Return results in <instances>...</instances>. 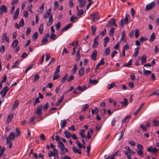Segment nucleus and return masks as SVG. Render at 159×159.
Returning <instances> with one entry per match:
<instances>
[{
    "label": "nucleus",
    "mask_w": 159,
    "mask_h": 159,
    "mask_svg": "<svg viewBox=\"0 0 159 159\" xmlns=\"http://www.w3.org/2000/svg\"><path fill=\"white\" fill-rule=\"evenodd\" d=\"M42 105L41 104L37 107L36 110L35 114L39 116V118L42 117Z\"/></svg>",
    "instance_id": "nucleus-1"
},
{
    "label": "nucleus",
    "mask_w": 159,
    "mask_h": 159,
    "mask_svg": "<svg viewBox=\"0 0 159 159\" xmlns=\"http://www.w3.org/2000/svg\"><path fill=\"white\" fill-rule=\"evenodd\" d=\"M137 149L136 150V151L137 154L138 155L141 156H143V146L140 144H138L137 145Z\"/></svg>",
    "instance_id": "nucleus-2"
},
{
    "label": "nucleus",
    "mask_w": 159,
    "mask_h": 159,
    "mask_svg": "<svg viewBox=\"0 0 159 159\" xmlns=\"http://www.w3.org/2000/svg\"><path fill=\"white\" fill-rule=\"evenodd\" d=\"M129 18L130 19L129 15L128 14H126L124 19H122L120 21V25L123 27L124 24H127Z\"/></svg>",
    "instance_id": "nucleus-3"
},
{
    "label": "nucleus",
    "mask_w": 159,
    "mask_h": 159,
    "mask_svg": "<svg viewBox=\"0 0 159 159\" xmlns=\"http://www.w3.org/2000/svg\"><path fill=\"white\" fill-rule=\"evenodd\" d=\"M91 20L93 22H95L99 19L98 13V12H93L91 15Z\"/></svg>",
    "instance_id": "nucleus-4"
},
{
    "label": "nucleus",
    "mask_w": 159,
    "mask_h": 159,
    "mask_svg": "<svg viewBox=\"0 0 159 159\" xmlns=\"http://www.w3.org/2000/svg\"><path fill=\"white\" fill-rule=\"evenodd\" d=\"M7 12V7L4 5H2L0 7V17H1L3 13H6Z\"/></svg>",
    "instance_id": "nucleus-5"
},
{
    "label": "nucleus",
    "mask_w": 159,
    "mask_h": 159,
    "mask_svg": "<svg viewBox=\"0 0 159 159\" xmlns=\"http://www.w3.org/2000/svg\"><path fill=\"white\" fill-rule=\"evenodd\" d=\"M155 7V3L154 1L147 5L146 6L145 10L146 11L151 10L152 8Z\"/></svg>",
    "instance_id": "nucleus-6"
},
{
    "label": "nucleus",
    "mask_w": 159,
    "mask_h": 159,
    "mask_svg": "<svg viewBox=\"0 0 159 159\" xmlns=\"http://www.w3.org/2000/svg\"><path fill=\"white\" fill-rule=\"evenodd\" d=\"M6 40L7 42H9V38L7 37L6 33H4L2 34V43H3Z\"/></svg>",
    "instance_id": "nucleus-7"
},
{
    "label": "nucleus",
    "mask_w": 159,
    "mask_h": 159,
    "mask_svg": "<svg viewBox=\"0 0 159 159\" xmlns=\"http://www.w3.org/2000/svg\"><path fill=\"white\" fill-rule=\"evenodd\" d=\"M72 149L75 153H78L80 155L81 154L82 152L80 149H78L75 147L73 146L72 147Z\"/></svg>",
    "instance_id": "nucleus-8"
},
{
    "label": "nucleus",
    "mask_w": 159,
    "mask_h": 159,
    "mask_svg": "<svg viewBox=\"0 0 159 159\" xmlns=\"http://www.w3.org/2000/svg\"><path fill=\"white\" fill-rule=\"evenodd\" d=\"M147 150L149 152L154 153L156 152H157L158 151V150H157L156 148H153L152 147H149L147 148Z\"/></svg>",
    "instance_id": "nucleus-9"
},
{
    "label": "nucleus",
    "mask_w": 159,
    "mask_h": 159,
    "mask_svg": "<svg viewBox=\"0 0 159 159\" xmlns=\"http://www.w3.org/2000/svg\"><path fill=\"white\" fill-rule=\"evenodd\" d=\"M97 56V51L94 50L93 52L92 53L91 55V57L92 59L93 60H95L96 59Z\"/></svg>",
    "instance_id": "nucleus-10"
},
{
    "label": "nucleus",
    "mask_w": 159,
    "mask_h": 159,
    "mask_svg": "<svg viewBox=\"0 0 159 159\" xmlns=\"http://www.w3.org/2000/svg\"><path fill=\"white\" fill-rule=\"evenodd\" d=\"M53 21V18L52 15H51L48 19V21L47 23V26H49L52 23Z\"/></svg>",
    "instance_id": "nucleus-11"
},
{
    "label": "nucleus",
    "mask_w": 159,
    "mask_h": 159,
    "mask_svg": "<svg viewBox=\"0 0 159 159\" xmlns=\"http://www.w3.org/2000/svg\"><path fill=\"white\" fill-rule=\"evenodd\" d=\"M20 11V9L19 8H18L16 10L14 14L13 15V19L16 20L17 18L19 16V14Z\"/></svg>",
    "instance_id": "nucleus-12"
},
{
    "label": "nucleus",
    "mask_w": 159,
    "mask_h": 159,
    "mask_svg": "<svg viewBox=\"0 0 159 159\" xmlns=\"http://www.w3.org/2000/svg\"><path fill=\"white\" fill-rule=\"evenodd\" d=\"M73 25V24L72 23H70L69 24H68L66 26H65L64 28H63L62 30H61V31L62 32H63L67 30L70 28L71 26Z\"/></svg>",
    "instance_id": "nucleus-13"
},
{
    "label": "nucleus",
    "mask_w": 159,
    "mask_h": 159,
    "mask_svg": "<svg viewBox=\"0 0 159 159\" xmlns=\"http://www.w3.org/2000/svg\"><path fill=\"white\" fill-rule=\"evenodd\" d=\"M78 1L80 4L79 7L80 8L84 7L86 2L85 0H83V1L82 0H78Z\"/></svg>",
    "instance_id": "nucleus-14"
},
{
    "label": "nucleus",
    "mask_w": 159,
    "mask_h": 159,
    "mask_svg": "<svg viewBox=\"0 0 159 159\" xmlns=\"http://www.w3.org/2000/svg\"><path fill=\"white\" fill-rule=\"evenodd\" d=\"M51 10L50 9H49L46 11L45 13L43 15V17L45 18H47L48 16H49L50 14L51 13Z\"/></svg>",
    "instance_id": "nucleus-15"
},
{
    "label": "nucleus",
    "mask_w": 159,
    "mask_h": 159,
    "mask_svg": "<svg viewBox=\"0 0 159 159\" xmlns=\"http://www.w3.org/2000/svg\"><path fill=\"white\" fill-rule=\"evenodd\" d=\"M147 59V57L145 55H143L142 56L141 60L142 65L146 62Z\"/></svg>",
    "instance_id": "nucleus-16"
},
{
    "label": "nucleus",
    "mask_w": 159,
    "mask_h": 159,
    "mask_svg": "<svg viewBox=\"0 0 159 159\" xmlns=\"http://www.w3.org/2000/svg\"><path fill=\"white\" fill-rule=\"evenodd\" d=\"M13 116V115L12 114H9L7 117V123H10L11 121Z\"/></svg>",
    "instance_id": "nucleus-17"
},
{
    "label": "nucleus",
    "mask_w": 159,
    "mask_h": 159,
    "mask_svg": "<svg viewBox=\"0 0 159 159\" xmlns=\"http://www.w3.org/2000/svg\"><path fill=\"white\" fill-rule=\"evenodd\" d=\"M64 95H63L61 97L60 99H59L57 101V102L56 103V106H57L59 105L63 101L64 98Z\"/></svg>",
    "instance_id": "nucleus-18"
},
{
    "label": "nucleus",
    "mask_w": 159,
    "mask_h": 159,
    "mask_svg": "<svg viewBox=\"0 0 159 159\" xmlns=\"http://www.w3.org/2000/svg\"><path fill=\"white\" fill-rule=\"evenodd\" d=\"M49 37V34H46L45 36L43 37L42 40V42L45 43L48 41L47 38Z\"/></svg>",
    "instance_id": "nucleus-19"
},
{
    "label": "nucleus",
    "mask_w": 159,
    "mask_h": 159,
    "mask_svg": "<svg viewBox=\"0 0 159 159\" xmlns=\"http://www.w3.org/2000/svg\"><path fill=\"white\" fill-rule=\"evenodd\" d=\"M61 128H64L66 126V120L64 119L61 120Z\"/></svg>",
    "instance_id": "nucleus-20"
},
{
    "label": "nucleus",
    "mask_w": 159,
    "mask_h": 159,
    "mask_svg": "<svg viewBox=\"0 0 159 159\" xmlns=\"http://www.w3.org/2000/svg\"><path fill=\"white\" fill-rule=\"evenodd\" d=\"M19 104V102H18V101L17 100L16 101L12 107V110L13 111H14L15 109L18 107Z\"/></svg>",
    "instance_id": "nucleus-21"
},
{
    "label": "nucleus",
    "mask_w": 159,
    "mask_h": 159,
    "mask_svg": "<svg viewBox=\"0 0 159 159\" xmlns=\"http://www.w3.org/2000/svg\"><path fill=\"white\" fill-rule=\"evenodd\" d=\"M84 129H81L80 130V134L81 136V137L82 138H85L86 139L87 137L85 135L84 132Z\"/></svg>",
    "instance_id": "nucleus-22"
},
{
    "label": "nucleus",
    "mask_w": 159,
    "mask_h": 159,
    "mask_svg": "<svg viewBox=\"0 0 159 159\" xmlns=\"http://www.w3.org/2000/svg\"><path fill=\"white\" fill-rule=\"evenodd\" d=\"M113 20H115V19H111V20L108 21L107 24L106 25V26H112L113 25Z\"/></svg>",
    "instance_id": "nucleus-23"
},
{
    "label": "nucleus",
    "mask_w": 159,
    "mask_h": 159,
    "mask_svg": "<svg viewBox=\"0 0 159 159\" xmlns=\"http://www.w3.org/2000/svg\"><path fill=\"white\" fill-rule=\"evenodd\" d=\"M155 39V35L154 33H152L150 38L149 41L150 42H152L154 41Z\"/></svg>",
    "instance_id": "nucleus-24"
},
{
    "label": "nucleus",
    "mask_w": 159,
    "mask_h": 159,
    "mask_svg": "<svg viewBox=\"0 0 159 159\" xmlns=\"http://www.w3.org/2000/svg\"><path fill=\"white\" fill-rule=\"evenodd\" d=\"M84 72V68L83 67H81L79 71V74L80 76H83Z\"/></svg>",
    "instance_id": "nucleus-25"
},
{
    "label": "nucleus",
    "mask_w": 159,
    "mask_h": 159,
    "mask_svg": "<svg viewBox=\"0 0 159 159\" xmlns=\"http://www.w3.org/2000/svg\"><path fill=\"white\" fill-rule=\"evenodd\" d=\"M44 9V4H43L41 6V7L39 8L38 10V12L39 13H43V11Z\"/></svg>",
    "instance_id": "nucleus-26"
},
{
    "label": "nucleus",
    "mask_w": 159,
    "mask_h": 159,
    "mask_svg": "<svg viewBox=\"0 0 159 159\" xmlns=\"http://www.w3.org/2000/svg\"><path fill=\"white\" fill-rule=\"evenodd\" d=\"M8 90L9 89L7 87L5 86L1 91L0 92V94L2 93H7Z\"/></svg>",
    "instance_id": "nucleus-27"
},
{
    "label": "nucleus",
    "mask_w": 159,
    "mask_h": 159,
    "mask_svg": "<svg viewBox=\"0 0 159 159\" xmlns=\"http://www.w3.org/2000/svg\"><path fill=\"white\" fill-rule=\"evenodd\" d=\"M144 105V103H143L142 104H141V105L139 107V108L137 109V110L136 111H135L134 112V115L135 116L138 113L139 111L141 110V109L143 107Z\"/></svg>",
    "instance_id": "nucleus-28"
},
{
    "label": "nucleus",
    "mask_w": 159,
    "mask_h": 159,
    "mask_svg": "<svg viewBox=\"0 0 159 159\" xmlns=\"http://www.w3.org/2000/svg\"><path fill=\"white\" fill-rule=\"evenodd\" d=\"M18 43L19 42L17 40H14L12 43V46L14 48L16 47L18 45Z\"/></svg>",
    "instance_id": "nucleus-29"
},
{
    "label": "nucleus",
    "mask_w": 159,
    "mask_h": 159,
    "mask_svg": "<svg viewBox=\"0 0 159 159\" xmlns=\"http://www.w3.org/2000/svg\"><path fill=\"white\" fill-rule=\"evenodd\" d=\"M38 33L37 32H35L33 35L32 36V39L33 41H34L36 40L38 36Z\"/></svg>",
    "instance_id": "nucleus-30"
},
{
    "label": "nucleus",
    "mask_w": 159,
    "mask_h": 159,
    "mask_svg": "<svg viewBox=\"0 0 159 159\" xmlns=\"http://www.w3.org/2000/svg\"><path fill=\"white\" fill-rule=\"evenodd\" d=\"M127 99L126 98H125L124 99L123 101H121L120 103L123 106L126 107L127 105Z\"/></svg>",
    "instance_id": "nucleus-31"
},
{
    "label": "nucleus",
    "mask_w": 159,
    "mask_h": 159,
    "mask_svg": "<svg viewBox=\"0 0 159 159\" xmlns=\"http://www.w3.org/2000/svg\"><path fill=\"white\" fill-rule=\"evenodd\" d=\"M132 62V60L130 59L127 63L124 64L123 66L125 67H129L131 65Z\"/></svg>",
    "instance_id": "nucleus-32"
},
{
    "label": "nucleus",
    "mask_w": 159,
    "mask_h": 159,
    "mask_svg": "<svg viewBox=\"0 0 159 159\" xmlns=\"http://www.w3.org/2000/svg\"><path fill=\"white\" fill-rule=\"evenodd\" d=\"M110 52V48H107L105 50L104 53L105 56L108 55Z\"/></svg>",
    "instance_id": "nucleus-33"
},
{
    "label": "nucleus",
    "mask_w": 159,
    "mask_h": 159,
    "mask_svg": "<svg viewBox=\"0 0 159 159\" xmlns=\"http://www.w3.org/2000/svg\"><path fill=\"white\" fill-rule=\"evenodd\" d=\"M92 34L93 35H94L96 30V26L95 25L92 26L91 27Z\"/></svg>",
    "instance_id": "nucleus-34"
},
{
    "label": "nucleus",
    "mask_w": 159,
    "mask_h": 159,
    "mask_svg": "<svg viewBox=\"0 0 159 159\" xmlns=\"http://www.w3.org/2000/svg\"><path fill=\"white\" fill-rule=\"evenodd\" d=\"M93 130L91 129H90V131H88L87 133V138L88 139H90L91 138V134H93Z\"/></svg>",
    "instance_id": "nucleus-35"
},
{
    "label": "nucleus",
    "mask_w": 159,
    "mask_h": 159,
    "mask_svg": "<svg viewBox=\"0 0 159 159\" xmlns=\"http://www.w3.org/2000/svg\"><path fill=\"white\" fill-rule=\"evenodd\" d=\"M68 78V75L67 74H66L61 80V83H63Z\"/></svg>",
    "instance_id": "nucleus-36"
},
{
    "label": "nucleus",
    "mask_w": 159,
    "mask_h": 159,
    "mask_svg": "<svg viewBox=\"0 0 159 159\" xmlns=\"http://www.w3.org/2000/svg\"><path fill=\"white\" fill-rule=\"evenodd\" d=\"M80 49L79 48V50L76 53V61H79L80 58Z\"/></svg>",
    "instance_id": "nucleus-37"
},
{
    "label": "nucleus",
    "mask_w": 159,
    "mask_h": 159,
    "mask_svg": "<svg viewBox=\"0 0 159 159\" xmlns=\"http://www.w3.org/2000/svg\"><path fill=\"white\" fill-rule=\"evenodd\" d=\"M153 123V125L155 126H159V121L156 120H154L152 121Z\"/></svg>",
    "instance_id": "nucleus-38"
},
{
    "label": "nucleus",
    "mask_w": 159,
    "mask_h": 159,
    "mask_svg": "<svg viewBox=\"0 0 159 159\" xmlns=\"http://www.w3.org/2000/svg\"><path fill=\"white\" fill-rule=\"evenodd\" d=\"M58 146L61 148H65V146L63 143L61 142H58Z\"/></svg>",
    "instance_id": "nucleus-39"
},
{
    "label": "nucleus",
    "mask_w": 159,
    "mask_h": 159,
    "mask_svg": "<svg viewBox=\"0 0 159 159\" xmlns=\"http://www.w3.org/2000/svg\"><path fill=\"white\" fill-rule=\"evenodd\" d=\"M19 63L18 61H16L14 64L11 66L12 68V69H14L15 68L17 67V66L19 65Z\"/></svg>",
    "instance_id": "nucleus-40"
},
{
    "label": "nucleus",
    "mask_w": 159,
    "mask_h": 159,
    "mask_svg": "<svg viewBox=\"0 0 159 159\" xmlns=\"http://www.w3.org/2000/svg\"><path fill=\"white\" fill-rule=\"evenodd\" d=\"M66 137L67 138H69L71 137V134L68 131H65L64 133Z\"/></svg>",
    "instance_id": "nucleus-41"
},
{
    "label": "nucleus",
    "mask_w": 159,
    "mask_h": 159,
    "mask_svg": "<svg viewBox=\"0 0 159 159\" xmlns=\"http://www.w3.org/2000/svg\"><path fill=\"white\" fill-rule=\"evenodd\" d=\"M125 131V129H122L121 131H120V134H120V135L119 136V138L118 139V140H120V139H121L123 138V135H124V133Z\"/></svg>",
    "instance_id": "nucleus-42"
},
{
    "label": "nucleus",
    "mask_w": 159,
    "mask_h": 159,
    "mask_svg": "<svg viewBox=\"0 0 159 159\" xmlns=\"http://www.w3.org/2000/svg\"><path fill=\"white\" fill-rule=\"evenodd\" d=\"M139 48H135V51L133 55L134 56H136L138 55L139 52Z\"/></svg>",
    "instance_id": "nucleus-43"
},
{
    "label": "nucleus",
    "mask_w": 159,
    "mask_h": 159,
    "mask_svg": "<svg viewBox=\"0 0 159 159\" xmlns=\"http://www.w3.org/2000/svg\"><path fill=\"white\" fill-rule=\"evenodd\" d=\"M39 31L40 34H42L43 31V24H42L40 25L39 27Z\"/></svg>",
    "instance_id": "nucleus-44"
},
{
    "label": "nucleus",
    "mask_w": 159,
    "mask_h": 159,
    "mask_svg": "<svg viewBox=\"0 0 159 159\" xmlns=\"http://www.w3.org/2000/svg\"><path fill=\"white\" fill-rule=\"evenodd\" d=\"M8 137H9V138H12V140H14L15 138V133L13 132H12L9 135V136H8Z\"/></svg>",
    "instance_id": "nucleus-45"
},
{
    "label": "nucleus",
    "mask_w": 159,
    "mask_h": 159,
    "mask_svg": "<svg viewBox=\"0 0 159 159\" xmlns=\"http://www.w3.org/2000/svg\"><path fill=\"white\" fill-rule=\"evenodd\" d=\"M31 31V28L29 27H28L27 28L26 32V35L27 36H28L30 34Z\"/></svg>",
    "instance_id": "nucleus-46"
},
{
    "label": "nucleus",
    "mask_w": 159,
    "mask_h": 159,
    "mask_svg": "<svg viewBox=\"0 0 159 159\" xmlns=\"http://www.w3.org/2000/svg\"><path fill=\"white\" fill-rule=\"evenodd\" d=\"M86 87L84 86L83 87H81L80 86H79L77 88V89L78 90H79L80 91H83L84 90L86 89Z\"/></svg>",
    "instance_id": "nucleus-47"
},
{
    "label": "nucleus",
    "mask_w": 159,
    "mask_h": 159,
    "mask_svg": "<svg viewBox=\"0 0 159 159\" xmlns=\"http://www.w3.org/2000/svg\"><path fill=\"white\" fill-rule=\"evenodd\" d=\"M77 70V64H75L74 66L73 67L72 70V71L73 73H75Z\"/></svg>",
    "instance_id": "nucleus-48"
},
{
    "label": "nucleus",
    "mask_w": 159,
    "mask_h": 159,
    "mask_svg": "<svg viewBox=\"0 0 159 159\" xmlns=\"http://www.w3.org/2000/svg\"><path fill=\"white\" fill-rule=\"evenodd\" d=\"M143 72L144 74L146 75H148L150 74L151 73V71L149 70H146L144 69L143 70Z\"/></svg>",
    "instance_id": "nucleus-49"
},
{
    "label": "nucleus",
    "mask_w": 159,
    "mask_h": 159,
    "mask_svg": "<svg viewBox=\"0 0 159 159\" xmlns=\"http://www.w3.org/2000/svg\"><path fill=\"white\" fill-rule=\"evenodd\" d=\"M76 20H77V18L76 16H72L70 18V21L72 22H74Z\"/></svg>",
    "instance_id": "nucleus-50"
},
{
    "label": "nucleus",
    "mask_w": 159,
    "mask_h": 159,
    "mask_svg": "<svg viewBox=\"0 0 159 159\" xmlns=\"http://www.w3.org/2000/svg\"><path fill=\"white\" fill-rule=\"evenodd\" d=\"M114 86H115V84L112 83L111 84H108L107 85V88L108 89H110L113 88V87Z\"/></svg>",
    "instance_id": "nucleus-51"
},
{
    "label": "nucleus",
    "mask_w": 159,
    "mask_h": 159,
    "mask_svg": "<svg viewBox=\"0 0 159 159\" xmlns=\"http://www.w3.org/2000/svg\"><path fill=\"white\" fill-rule=\"evenodd\" d=\"M59 77L60 75L59 74L55 73L53 76V80H56Z\"/></svg>",
    "instance_id": "nucleus-52"
},
{
    "label": "nucleus",
    "mask_w": 159,
    "mask_h": 159,
    "mask_svg": "<svg viewBox=\"0 0 159 159\" xmlns=\"http://www.w3.org/2000/svg\"><path fill=\"white\" fill-rule=\"evenodd\" d=\"M114 28L113 27L111 28L110 30L109 34L111 36H112L114 34Z\"/></svg>",
    "instance_id": "nucleus-53"
},
{
    "label": "nucleus",
    "mask_w": 159,
    "mask_h": 159,
    "mask_svg": "<svg viewBox=\"0 0 159 159\" xmlns=\"http://www.w3.org/2000/svg\"><path fill=\"white\" fill-rule=\"evenodd\" d=\"M57 38L56 35L55 34H52L50 36V39L53 40H55Z\"/></svg>",
    "instance_id": "nucleus-54"
},
{
    "label": "nucleus",
    "mask_w": 159,
    "mask_h": 159,
    "mask_svg": "<svg viewBox=\"0 0 159 159\" xmlns=\"http://www.w3.org/2000/svg\"><path fill=\"white\" fill-rule=\"evenodd\" d=\"M61 26V23L60 22H58L55 25L56 29L58 30L59 29Z\"/></svg>",
    "instance_id": "nucleus-55"
},
{
    "label": "nucleus",
    "mask_w": 159,
    "mask_h": 159,
    "mask_svg": "<svg viewBox=\"0 0 159 159\" xmlns=\"http://www.w3.org/2000/svg\"><path fill=\"white\" fill-rule=\"evenodd\" d=\"M74 76L73 75H71L68 78L67 80V82H69L74 79Z\"/></svg>",
    "instance_id": "nucleus-56"
},
{
    "label": "nucleus",
    "mask_w": 159,
    "mask_h": 159,
    "mask_svg": "<svg viewBox=\"0 0 159 159\" xmlns=\"http://www.w3.org/2000/svg\"><path fill=\"white\" fill-rule=\"evenodd\" d=\"M89 105L87 104L83 105L82 106L83 111H86Z\"/></svg>",
    "instance_id": "nucleus-57"
},
{
    "label": "nucleus",
    "mask_w": 159,
    "mask_h": 159,
    "mask_svg": "<svg viewBox=\"0 0 159 159\" xmlns=\"http://www.w3.org/2000/svg\"><path fill=\"white\" fill-rule=\"evenodd\" d=\"M90 83L91 84H97L98 81L96 80H89Z\"/></svg>",
    "instance_id": "nucleus-58"
},
{
    "label": "nucleus",
    "mask_w": 159,
    "mask_h": 159,
    "mask_svg": "<svg viewBox=\"0 0 159 159\" xmlns=\"http://www.w3.org/2000/svg\"><path fill=\"white\" fill-rule=\"evenodd\" d=\"M16 135L18 136L20 134V132L18 128L17 127L16 129Z\"/></svg>",
    "instance_id": "nucleus-59"
},
{
    "label": "nucleus",
    "mask_w": 159,
    "mask_h": 159,
    "mask_svg": "<svg viewBox=\"0 0 159 159\" xmlns=\"http://www.w3.org/2000/svg\"><path fill=\"white\" fill-rule=\"evenodd\" d=\"M135 37L136 38H137V37L139 35V30L138 29H136L135 30Z\"/></svg>",
    "instance_id": "nucleus-60"
},
{
    "label": "nucleus",
    "mask_w": 159,
    "mask_h": 159,
    "mask_svg": "<svg viewBox=\"0 0 159 159\" xmlns=\"http://www.w3.org/2000/svg\"><path fill=\"white\" fill-rule=\"evenodd\" d=\"M76 144L77 145L78 147L80 148H81V146H82V144L80 142V141L78 140H77L76 141Z\"/></svg>",
    "instance_id": "nucleus-61"
},
{
    "label": "nucleus",
    "mask_w": 159,
    "mask_h": 159,
    "mask_svg": "<svg viewBox=\"0 0 159 159\" xmlns=\"http://www.w3.org/2000/svg\"><path fill=\"white\" fill-rule=\"evenodd\" d=\"M84 13V11L83 9H81L80 10H78V15L80 16L83 15Z\"/></svg>",
    "instance_id": "nucleus-62"
},
{
    "label": "nucleus",
    "mask_w": 159,
    "mask_h": 159,
    "mask_svg": "<svg viewBox=\"0 0 159 159\" xmlns=\"http://www.w3.org/2000/svg\"><path fill=\"white\" fill-rule=\"evenodd\" d=\"M40 137L41 140L43 141H45L46 139V137L43 133L41 134Z\"/></svg>",
    "instance_id": "nucleus-63"
},
{
    "label": "nucleus",
    "mask_w": 159,
    "mask_h": 159,
    "mask_svg": "<svg viewBox=\"0 0 159 159\" xmlns=\"http://www.w3.org/2000/svg\"><path fill=\"white\" fill-rule=\"evenodd\" d=\"M115 157V155L113 154L112 155H109L105 159H113Z\"/></svg>",
    "instance_id": "nucleus-64"
}]
</instances>
